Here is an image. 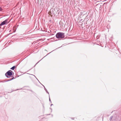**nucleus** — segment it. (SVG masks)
Returning <instances> with one entry per match:
<instances>
[{
	"label": "nucleus",
	"mask_w": 121,
	"mask_h": 121,
	"mask_svg": "<svg viewBox=\"0 0 121 121\" xmlns=\"http://www.w3.org/2000/svg\"><path fill=\"white\" fill-rule=\"evenodd\" d=\"M2 8L0 7V11H2Z\"/></svg>",
	"instance_id": "nucleus-6"
},
{
	"label": "nucleus",
	"mask_w": 121,
	"mask_h": 121,
	"mask_svg": "<svg viewBox=\"0 0 121 121\" xmlns=\"http://www.w3.org/2000/svg\"><path fill=\"white\" fill-rule=\"evenodd\" d=\"M8 22V20L7 19L5 21H3L0 24V26H2L4 25L5 24L7 23Z\"/></svg>",
	"instance_id": "nucleus-3"
},
{
	"label": "nucleus",
	"mask_w": 121,
	"mask_h": 121,
	"mask_svg": "<svg viewBox=\"0 0 121 121\" xmlns=\"http://www.w3.org/2000/svg\"><path fill=\"white\" fill-rule=\"evenodd\" d=\"M15 66H13L12 68H11V69H12L13 70H14L15 69Z\"/></svg>",
	"instance_id": "nucleus-4"
},
{
	"label": "nucleus",
	"mask_w": 121,
	"mask_h": 121,
	"mask_svg": "<svg viewBox=\"0 0 121 121\" xmlns=\"http://www.w3.org/2000/svg\"><path fill=\"white\" fill-rule=\"evenodd\" d=\"M13 79H14V77L13 78H12L10 79V80H12Z\"/></svg>",
	"instance_id": "nucleus-7"
},
{
	"label": "nucleus",
	"mask_w": 121,
	"mask_h": 121,
	"mask_svg": "<svg viewBox=\"0 0 121 121\" xmlns=\"http://www.w3.org/2000/svg\"><path fill=\"white\" fill-rule=\"evenodd\" d=\"M48 14L50 15L51 16V11L49 12L48 13Z\"/></svg>",
	"instance_id": "nucleus-5"
},
{
	"label": "nucleus",
	"mask_w": 121,
	"mask_h": 121,
	"mask_svg": "<svg viewBox=\"0 0 121 121\" xmlns=\"http://www.w3.org/2000/svg\"><path fill=\"white\" fill-rule=\"evenodd\" d=\"M12 71L11 70H9L5 74V76L7 78H9V76H11L12 75Z\"/></svg>",
	"instance_id": "nucleus-2"
},
{
	"label": "nucleus",
	"mask_w": 121,
	"mask_h": 121,
	"mask_svg": "<svg viewBox=\"0 0 121 121\" xmlns=\"http://www.w3.org/2000/svg\"><path fill=\"white\" fill-rule=\"evenodd\" d=\"M64 34L61 32H59L56 35V37L58 39L62 38L64 37Z\"/></svg>",
	"instance_id": "nucleus-1"
}]
</instances>
